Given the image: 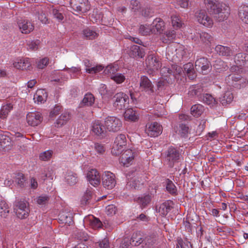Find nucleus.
Masks as SVG:
<instances>
[{"instance_id":"obj_21","label":"nucleus","mask_w":248,"mask_h":248,"mask_svg":"<svg viewBox=\"0 0 248 248\" xmlns=\"http://www.w3.org/2000/svg\"><path fill=\"white\" fill-rule=\"evenodd\" d=\"M234 62L236 65L248 67V54L242 53L236 54L234 57Z\"/></svg>"},{"instance_id":"obj_28","label":"nucleus","mask_w":248,"mask_h":248,"mask_svg":"<svg viewBox=\"0 0 248 248\" xmlns=\"http://www.w3.org/2000/svg\"><path fill=\"white\" fill-rule=\"evenodd\" d=\"M172 203L171 201H168L162 203L158 208V212L163 216L167 215L172 208Z\"/></svg>"},{"instance_id":"obj_26","label":"nucleus","mask_w":248,"mask_h":248,"mask_svg":"<svg viewBox=\"0 0 248 248\" xmlns=\"http://www.w3.org/2000/svg\"><path fill=\"white\" fill-rule=\"evenodd\" d=\"M215 50L220 55L224 56H230L232 55V51L227 46L217 45L215 47Z\"/></svg>"},{"instance_id":"obj_40","label":"nucleus","mask_w":248,"mask_h":248,"mask_svg":"<svg viewBox=\"0 0 248 248\" xmlns=\"http://www.w3.org/2000/svg\"><path fill=\"white\" fill-rule=\"evenodd\" d=\"M9 213V206L6 202L3 200L0 201V216L6 218Z\"/></svg>"},{"instance_id":"obj_29","label":"nucleus","mask_w":248,"mask_h":248,"mask_svg":"<svg viewBox=\"0 0 248 248\" xmlns=\"http://www.w3.org/2000/svg\"><path fill=\"white\" fill-rule=\"evenodd\" d=\"M157 240L158 237L156 235L146 237L144 240L143 247L145 248H153L156 244Z\"/></svg>"},{"instance_id":"obj_55","label":"nucleus","mask_w":248,"mask_h":248,"mask_svg":"<svg viewBox=\"0 0 248 248\" xmlns=\"http://www.w3.org/2000/svg\"><path fill=\"white\" fill-rule=\"evenodd\" d=\"M49 200V197L46 195H41L37 198V203L40 205L46 204Z\"/></svg>"},{"instance_id":"obj_60","label":"nucleus","mask_w":248,"mask_h":248,"mask_svg":"<svg viewBox=\"0 0 248 248\" xmlns=\"http://www.w3.org/2000/svg\"><path fill=\"white\" fill-rule=\"evenodd\" d=\"M186 52L183 47H180L176 49V57L179 59L183 58Z\"/></svg>"},{"instance_id":"obj_25","label":"nucleus","mask_w":248,"mask_h":248,"mask_svg":"<svg viewBox=\"0 0 248 248\" xmlns=\"http://www.w3.org/2000/svg\"><path fill=\"white\" fill-rule=\"evenodd\" d=\"M93 195V189L91 187L88 188L81 200V204L83 205L90 204Z\"/></svg>"},{"instance_id":"obj_64","label":"nucleus","mask_w":248,"mask_h":248,"mask_svg":"<svg viewBox=\"0 0 248 248\" xmlns=\"http://www.w3.org/2000/svg\"><path fill=\"white\" fill-rule=\"evenodd\" d=\"M61 109V107L58 105L55 106L53 109L50 112V117H53L57 115L58 114H59Z\"/></svg>"},{"instance_id":"obj_61","label":"nucleus","mask_w":248,"mask_h":248,"mask_svg":"<svg viewBox=\"0 0 248 248\" xmlns=\"http://www.w3.org/2000/svg\"><path fill=\"white\" fill-rule=\"evenodd\" d=\"M52 14L54 17L57 19L58 21H61L63 19L62 14L60 13L58 10L53 9L52 10Z\"/></svg>"},{"instance_id":"obj_4","label":"nucleus","mask_w":248,"mask_h":248,"mask_svg":"<svg viewBox=\"0 0 248 248\" xmlns=\"http://www.w3.org/2000/svg\"><path fill=\"white\" fill-rule=\"evenodd\" d=\"M126 145V138L124 134L118 135L115 140L113 147L111 149V153L115 155H118L122 153L124 147Z\"/></svg>"},{"instance_id":"obj_31","label":"nucleus","mask_w":248,"mask_h":248,"mask_svg":"<svg viewBox=\"0 0 248 248\" xmlns=\"http://www.w3.org/2000/svg\"><path fill=\"white\" fill-rule=\"evenodd\" d=\"M139 33L142 35L146 36L155 33V30L152 28L151 25L143 24L140 26Z\"/></svg>"},{"instance_id":"obj_1","label":"nucleus","mask_w":248,"mask_h":248,"mask_svg":"<svg viewBox=\"0 0 248 248\" xmlns=\"http://www.w3.org/2000/svg\"><path fill=\"white\" fill-rule=\"evenodd\" d=\"M206 7L215 15L218 21L226 19L230 14L229 7L224 3H219L217 0H204Z\"/></svg>"},{"instance_id":"obj_38","label":"nucleus","mask_w":248,"mask_h":248,"mask_svg":"<svg viewBox=\"0 0 248 248\" xmlns=\"http://www.w3.org/2000/svg\"><path fill=\"white\" fill-rule=\"evenodd\" d=\"M65 180L67 184L70 185H74L78 182V176L73 172L68 171L65 174Z\"/></svg>"},{"instance_id":"obj_18","label":"nucleus","mask_w":248,"mask_h":248,"mask_svg":"<svg viewBox=\"0 0 248 248\" xmlns=\"http://www.w3.org/2000/svg\"><path fill=\"white\" fill-rule=\"evenodd\" d=\"M134 158V153L131 150L127 149L122 153L120 160L124 166L128 167L132 164Z\"/></svg>"},{"instance_id":"obj_2","label":"nucleus","mask_w":248,"mask_h":248,"mask_svg":"<svg viewBox=\"0 0 248 248\" xmlns=\"http://www.w3.org/2000/svg\"><path fill=\"white\" fill-rule=\"evenodd\" d=\"M147 73L151 75L158 70L161 67L160 58L151 52L149 53L145 61Z\"/></svg>"},{"instance_id":"obj_6","label":"nucleus","mask_w":248,"mask_h":248,"mask_svg":"<svg viewBox=\"0 0 248 248\" xmlns=\"http://www.w3.org/2000/svg\"><path fill=\"white\" fill-rule=\"evenodd\" d=\"M197 21L208 28H211L213 25V20L208 15L205 10H200L195 12L194 15Z\"/></svg>"},{"instance_id":"obj_10","label":"nucleus","mask_w":248,"mask_h":248,"mask_svg":"<svg viewBox=\"0 0 248 248\" xmlns=\"http://www.w3.org/2000/svg\"><path fill=\"white\" fill-rule=\"evenodd\" d=\"M145 133L151 137H156L161 134L162 126L157 122L148 123L146 124Z\"/></svg>"},{"instance_id":"obj_17","label":"nucleus","mask_w":248,"mask_h":248,"mask_svg":"<svg viewBox=\"0 0 248 248\" xmlns=\"http://www.w3.org/2000/svg\"><path fill=\"white\" fill-rule=\"evenodd\" d=\"M153 87L154 85L152 82L146 76L141 77L140 81V88L141 91L150 94L154 92Z\"/></svg>"},{"instance_id":"obj_9","label":"nucleus","mask_w":248,"mask_h":248,"mask_svg":"<svg viewBox=\"0 0 248 248\" xmlns=\"http://www.w3.org/2000/svg\"><path fill=\"white\" fill-rule=\"evenodd\" d=\"M70 4L73 10L77 12L86 13L90 8L88 0H71Z\"/></svg>"},{"instance_id":"obj_41","label":"nucleus","mask_w":248,"mask_h":248,"mask_svg":"<svg viewBox=\"0 0 248 248\" xmlns=\"http://www.w3.org/2000/svg\"><path fill=\"white\" fill-rule=\"evenodd\" d=\"M151 200V196L150 195H142L138 197L136 201L142 207H145L148 204Z\"/></svg>"},{"instance_id":"obj_57","label":"nucleus","mask_w":248,"mask_h":248,"mask_svg":"<svg viewBox=\"0 0 248 248\" xmlns=\"http://www.w3.org/2000/svg\"><path fill=\"white\" fill-rule=\"evenodd\" d=\"M99 92L102 96L110 95L112 93L107 90V86L105 84L100 85Z\"/></svg>"},{"instance_id":"obj_43","label":"nucleus","mask_w":248,"mask_h":248,"mask_svg":"<svg viewBox=\"0 0 248 248\" xmlns=\"http://www.w3.org/2000/svg\"><path fill=\"white\" fill-rule=\"evenodd\" d=\"M199 35L201 42L206 45L211 43L213 40L212 35L206 32H202L199 33Z\"/></svg>"},{"instance_id":"obj_19","label":"nucleus","mask_w":248,"mask_h":248,"mask_svg":"<svg viewBox=\"0 0 248 248\" xmlns=\"http://www.w3.org/2000/svg\"><path fill=\"white\" fill-rule=\"evenodd\" d=\"M19 28L22 33L27 34L31 32L34 29L32 23L26 20H21L18 22Z\"/></svg>"},{"instance_id":"obj_20","label":"nucleus","mask_w":248,"mask_h":248,"mask_svg":"<svg viewBox=\"0 0 248 248\" xmlns=\"http://www.w3.org/2000/svg\"><path fill=\"white\" fill-rule=\"evenodd\" d=\"M14 67L17 69L27 70L31 66L30 59L28 58L17 59L13 63Z\"/></svg>"},{"instance_id":"obj_58","label":"nucleus","mask_w":248,"mask_h":248,"mask_svg":"<svg viewBox=\"0 0 248 248\" xmlns=\"http://www.w3.org/2000/svg\"><path fill=\"white\" fill-rule=\"evenodd\" d=\"M39 44V41H31L27 43L28 48L31 50H35L38 49Z\"/></svg>"},{"instance_id":"obj_39","label":"nucleus","mask_w":248,"mask_h":248,"mask_svg":"<svg viewBox=\"0 0 248 248\" xmlns=\"http://www.w3.org/2000/svg\"><path fill=\"white\" fill-rule=\"evenodd\" d=\"M202 92V89L201 85H195L189 87L188 94L190 97L198 96Z\"/></svg>"},{"instance_id":"obj_13","label":"nucleus","mask_w":248,"mask_h":248,"mask_svg":"<svg viewBox=\"0 0 248 248\" xmlns=\"http://www.w3.org/2000/svg\"><path fill=\"white\" fill-rule=\"evenodd\" d=\"M195 67L198 71L203 74H206L209 71L210 67V62L206 58H200L196 61Z\"/></svg>"},{"instance_id":"obj_33","label":"nucleus","mask_w":248,"mask_h":248,"mask_svg":"<svg viewBox=\"0 0 248 248\" xmlns=\"http://www.w3.org/2000/svg\"><path fill=\"white\" fill-rule=\"evenodd\" d=\"M204 110V107L201 104H195L191 108L190 111L191 114L198 117L202 115Z\"/></svg>"},{"instance_id":"obj_15","label":"nucleus","mask_w":248,"mask_h":248,"mask_svg":"<svg viewBox=\"0 0 248 248\" xmlns=\"http://www.w3.org/2000/svg\"><path fill=\"white\" fill-rule=\"evenodd\" d=\"M87 178L90 184L93 186H97L100 183V175L95 169L90 170L87 173Z\"/></svg>"},{"instance_id":"obj_37","label":"nucleus","mask_w":248,"mask_h":248,"mask_svg":"<svg viewBox=\"0 0 248 248\" xmlns=\"http://www.w3.org/2000/svg\"><path fill=\"white\" fill-rule=\"evenodd\" d=\"M200 100L212 107L217 104L216 99L211 94L207 93L204 94L202 96L200 97Z\"/></svg>"},{"instance_id":"obj_22","label":"nucleus","mask_w":248,"mask_h":248,"mask_svg":"<svg viewBox=\"0 0 248 248\" xmlns=\"http://www.w3.org/2000/svg\"><path fill=\"white\" fill-rule=\"evenodd\" d=\"M145 51L142 47L137 45H133L130 47L129 55L132 58H142L145 55Z\"/></svg>"},{"instance_id":"obj_8","label":"nucleus","mask_w":248,"mask_h":248,"mask_svg":"<svg viewBox=\"0 0 248 248\" xmlns=\"http://www.w3.org/2000/svg\"><path fill=\"white\" fill-rule=\"evenodd\" d=\"M113 107L119 110L125 108L126 105L129 104L128 96L125 93L120 92L116 93L113 97Z\"/></svg>"},{"instance_id":"obj_12","label":"nucleus","mask_w":248,"mask_h":248,"mask_svg":"<svg viewBox=\"0 0 248 248\" xmlns=\"http://www.w3.org/2000/svg\"><path fill=\"white\" fill-rule=\"evenodd\" d=\"M116 70V67L112 65H109L106 67L105 69V72L106 74H111L110 75V78L112 79H113L114 81H115L117 83L120 84L124 81L125 80L124 76L120 73H116L114 74L115 71Z\"/></svg>"},{"instance_id":"obj_54","label":"nucleus","mask_w":248,"mask_h":248,"mask_svg":"<svg viewBox=\"0 0 248 248\" xmlns=\"http://www.w3.org/2000/svg\"><path fill=\"white\" fill-rule=\"evenodd\" d=\"M143 241L140 235L137 233L133 234L130 243L134 246H138L142 243Z\"/></svg>"},{"instance_id":"obj_49","label":"nucleus","mask_w":248,"mask_h":248,"mask_svg":"<svg viewBox=\"0 0 248 248\" xmlns=\"http://www.w3.org/2000/svg\"><path fill=\"white\" fill-rule=\"evenodd\" d=\"M166 189L172 195H177V188L173 183L167 179L166 181Z\"/></svg>"},{"instance_id":"obj_53","label":"nucleus","mask_w":248,"mask_h":248,"mask_svg":"<svg viewBox=\"0 0 248 248\" xmlns=\"http://www.w3.org/2000/svg\"><path fill=\"white\" fill-rule=\"evenodd\" d=\"M71 214L70 213L63 214L61 215L60 218L61 220L65 224L70 225L73 222L72 217Z\"/></svg>"},{"instance_id":"obj_30","label":"nucleus","mask_w":248,"mask_h":248,"mask_svg":"<svg viewBox=\"0 0 248 248\" xmlns=\"http://www.w3.org/2000/svg\"><path fill=\"white\" fill-rule=\"evenodd\" d=\"M124 119L127 121H136L138 119L137 113L133 108L127 109L124 113Z\"/></svg>"},{"instance_id":"obj_35","label":"nucleus","mask_w":248,"mask_h":248,"mask_svg":"<svg viewBox=\"0 0 248 248\" xmlns=\"http://www.w3.org/2000/svg\"><path fill=\"white\" fill-rule=\"evenodd\" d=\"M82 34L84 38L87 39L93 40L98 36V33L93 29L86 28L82 31Z\"/></svg>"},{"instance_id":"obj_7","label":"nucleus","mask_w":248,"mask_h":248,"mask_svg":"<svg viewBox=\"0 0 248 248\" xmlns=\"http://www.w3.org/2000/svg\"><path fill=\"white\" fill-rule=\"evenodd\" d=\"M14 210L19 218H25L28 217L30 212L29 204L24 201L16 202Z\"/></svg>"},{"instance_id":"obj_46","label":"nucleus","mask_w":248,"mask_h":248,"mask_svg":"<svg viewBox=\"0 0 248 248\" xmlns=\"http://www.w3.org/2000/svg\"><path fill=\"white\" fill-rule=\"evenodd\" d=\"M214 67L217 72H218L225 71L228 68V65L226 63L220 60L216 61Z\"/></svg>"},{"instance_id":"obj_52","label":"nucleus","mask_w":248,"mask_h":248,"mask_svg":"<svg viewBox=\"0 0 248 248\" xmlns=\"http://www.w3.org/2000/svg\"><path fill=\"white\" fill-rule=\"evenodd\" d=\"M232 99L233 96L232 93L230 92H227L224 93L220 101L222 105H225L231 103Z\"/></svg>"},{"instance_id":"obj_14","label":"nucleus","mask_w":248,"mask_h":248,"mask_svg":"<svg viewBox=\"0 0 248 248\" xmlns=\"http://www.w3.org/2000/svg\"><path fill=\"white\" fill-rule=\"evenodd\" d=\"M92 131L99 138L105 137L107 133V129L99 121H95L92 123Z\"/></svg>"},{"instance_id":"obj_50","label":"nucleus","mask_w":248,"mask_h":248,"mask_svg":"<svg viewBox=\"0 0 248 248\" xmlns=\"http://www.w3.org/2000/svg\"><path fill=\"white\" fill-rule=\"evenodd\" d=\"M43 90L37 91L34 96L35 101H37L38 103H42L46 101V96L43 94Z\"/></svg>"},{"instance_id":"obj_32","label":"nucleus","mask_w":248,"mask_h":248,"mask_svg":"<svg viewBox=\"0 0 248 248\" xmlns=\"http://www.w3.org/2000/svg\"><path fill=\"white\" fill-rule=\"evenodd\" d=\"M238 16L243 22L248 24V6L244 5L239 9Z\"/></svg>"},{"instance_id":"obj_48","label":"nucleus","mask_w":248,"mask_h":248,"mask_svg":"<svg viewBox=\"0 0 248 248\" xmlns=\"http://www.w3.org/2000/svg\"><path fill=\"white\" fill-rule=\"evenodd\" d=\"M171 24L172 26L175 29L180 28L182 27L183 24L180 19L179 16L176 15L174 14L171 16Z\"/></svg>"},{"instance_id":"obj_47","label":"nucleus","mask_w":248,"mask_h":248,"mask_svg":"<svg viewBox=\"0 0 248 248\" xmlns=\"http://www.w3.org/2000/svg\"><path fill=\"white\" fill-rule=\"evenodd\" d=\"M13 108V106L11 104L3 105L0 111V118L1 119L5 118L8 113Z\"/></svg>"},{"instance_id":"obj_5","label":"nucleus","mask_w":248,"mask_h":248,"mask_svg":"<svg viewBox=\"0 0 248 248\" xmlns=\"http://www.w3.org/2000/svg\"><path fill=\"white\" fill-rule=\"evenodd\" d=\"M104 125L106 129L112 132L119 131L122 126L121 121L114 116H108L105 119Z\"/></svg>"},{"instance_id":"obj_44","label":"nucleus","mask_w":248,"mask_h":248,"mask_svg":"<svg viewBox=\"0 0 248 248\" xmlns=\"http://www.w3.org/2000/svg\"><path fill=\"white\" fill-rule=\"evenodd\" d=\"M176 132L181 136L182 137H186L187 136L189 132V129L188 126L185 124H180L179 127L177 128Z\"/></svg>"},{"instance_id":"obj_3","label":"nucleus","mask_w":248,"mask_h":248,"mask_svg":"<svg viewBox=\"0 0 248 248\" xmlns=\"http://www.w3.org/2000/svg\"><path fill=\"white\" fill-rule=\"evenodd\" d=\"M181 154L178 149L170 146L165 152V159L168 165L172 168L174 164L178 162L181 157Z\"/></svg>"},{"instance_id":"obj_23","label":"nucleus","mask_w":248,"mask_h":248,"mask_svg":"<svg viewBox=\"0 0 248 248\" xmlns=\"http://www.w3.org/2000/svg\"><path fill=\"white\" fill-rule=\"evenodd\" d=\"M152 28L155 30V34L157 32L161 33L165 27V24L163 20L160 18H155L151 24Z\"/></svg>"},{"instance_id":"obj_45","label":"nucleus","mask_w":248,"mask_h":248,"mask_svg":"<svg viewBox=\"0 0 248 248\" xmlns=\"http://www.w3.org/2000/svg\"><path fill=\"white\" fill-rule=\"evenodd\" d=\"M175 37L176 32L174 30L168 31L161 38V40L164 43H168L174 39Z\"/></svg>"},{"instance_id":"obj_36","label":"nucleus","mask_w":248,"mask_h":248,"mask_svg":"<svg viewBox=\"0 0 248 248\" xmlns=\"http://www.w3.org/2000/svg\"><path fill=\"white\" fill-rule=\"evenodd\" d=\"M171 67V69L164 67L162 69L161 71L163 72H165V71H167L169 75L172 74L174 77H176L177 75H180L182 73V69L181 67L176 65H173Z\"/></svg>"},{"instance_id":"obj_59","label":"nucleus","mask_w":248,"mask_h":248,"mask_svg":"<svg viewBox=\"0 0 248 248\" xmlns=\"http://www.w3.org/2000/svg\"><path fill=\"white\" fill-rule=\"evenodd\" d=\"M48 62L49 59L48 58H43L38 62L37 67L39 69H43L48 64Z\"/></svg>"},{"instance_id":"obj_34","label":"nucleus","mask_w":248,"mask_h":248,"mask_svg":"<svg viewBox=\"0 0 248 248\" xmlns=\"http://www.w3.org/2000/svg\"><path fill=\"white\" fill-rule=\"evenodd\" d=\"M141 185V183L138 178L132 177L128 180L126 184V187L129 189H138Z\"/></svg>"},{"instance_id":"obj_16","label":"nucleus","mask_w":248,"mask_h":248,"mask_svg":"<svg viewBox=\"0 0 248 248\" xmlns=\"http://www.w3.org/2000/svg\"><path fill=\"white\" fill-rule=\"evenodd\" d=\"M43 117L38 112H29L27 115V121L28 124L31 126H35L41 123Z\"/></svg>"},{"instance_id":"obj_11","label":"nucleus","mask_w":248,"mask_h":248,"mask_svg":"<svg viewBox=\"0 0 248 248\" xmlns=\"http://www.w3.org/2000/svg\"><path fill=\"white\" fill-rule=\"evenodd\" d=\"M116 181L114 174L109 171L105 172L102 176V184L104 187L111 189L116 185Z\"/></svg>"},{"instance_id":"obj_42","label":"nucleus","mask_w":248,"mask_h":248,"mask_svg":"<svg viewBox=\"0 0 248 248\" xmlns=\"http://www.w3.org/2000/svg\"><path fill=\"white\" fill-rule=\"evenodd\" d=\"M94 102V97L93 95L91 93H87L85 95L82 100L81 106H91L93 104Z\"/></svg>"},{"instance_id":"obj_51","label":"nucleus","mask_w":248,"mask_h":248,"mask_svg":"<svg viewBox=\"0 0 248 248\" xmlns=\"http://www.w3.org/2000/svg\"><path fill=\"white\" fill-rule=\"evenodd\" d=\"M53 154L52 150H48L41 153L40 154L39 158L42 161H48L51 158Z\"/></svg>"},{"instance_id":"obj_63","label":"nucleus","mask_w":248,"mask_h":248,"mask_svg":"<svg viewBox=\"0 0 248 248\" xmlns=\"http://www.w3.org/2000/svg\"><path fill=\"white\" fill-rule=\"evenodd\" d=\"M94 148L95 150L100 154H103L105 152V148L104 146L100 143H95L94 144Z\"/></svg>"},{"instance_id":"obj_27","label":"nucleus","mask_w":248,"mask_h":248,"mask_svg":"<svg viewBox=\"0 0 248 248\" xmlns=\"http://www.w3.org/2000/svg\"><path fill=\"white\" fill-rule=\"evenodd\" d=\"M86 222H89V225L93 229L99 228L102 226V222L99 219L93 216H89L88 217L85 218Z\"/></svg>"},{"instance_id":"obj_24","label":"nucleus","mask_w":248,"mask_h":248,"mask_svg":"<svg viewBox=\"0 0 248 248\" xmlns=\"http://www.w3.org/2000/svg\"><path fill=\"white\" fill-rule=\"evenodd\" d=\"M70 118V116L69 112H65L62 113L55 123V126L57 127H62L67 123Z\"/></svg>"},{"instance_id":"obj_56","label":"nucleus","mask_w":248,"mask_h":248,"mask_svg":"<svg viewBox=\"0 0 248 248\" xmlns=\"http://www.w3.org/2000/svg\"><path fill=\"white\" fill-rule=\"evenodd\" d=\"M103 68L104 67L101 65H94L93 64L90 70L88 69V73L92 74H96L102 71Z\"/></svg>"},{"instance_id":"obj_62","label":"nucleus","mask_w":248,"mask_h":248,"mask_svg":"<svg viewBox=\"0 0 248 248\" xmlns=\"http://www.w3.org/2000/svg\"><path fill=\"white\" fill-rule=\"evenodd\" d=\"M25 181V179L24 175L22 173H18L16 179V183H17L20 186H23Z\"/></svg>"}]
</instances>
